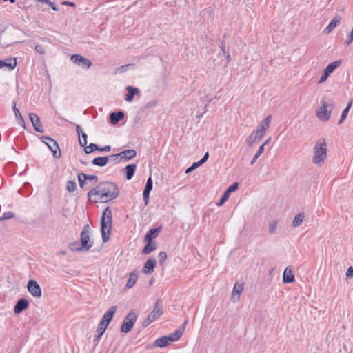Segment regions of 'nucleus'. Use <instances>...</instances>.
Returning a JSON list of instances; mask_svg holds the SVG:
<instances>
[{"instance_id": "aec40b11", "label": "nucleus", "mask_w": 353, "mask_h": 353, "mask_svg": "<svg viewBox=\"0 0 353 353\" xmlns=\"http://www.w3.org/2000/svg\"><path fill=\"white\" fill-rule=\"evenodd\" d=\"M146 242V245L144 246L143 250L141 251V254L146 255L150 254L152 252L154 251L157 248V244L155 241H145Z\"/></svg>"}, {"instance_id": "6e6552de", "label": "nucleus", "mask_w": 353, "mask_h": 353, "mask_svg": "<svg viewBox=\"0 0 353 353\" xmlns=\"http://www.w3.org/2000/svg\"><path fill=\"white\" fill-rule=\"evenodd\" d=\"M137 319V314L132 311L124 318L122 325L121 327V332L128 333L132 330L134 323Z\"/></svg>"}, {"instance_id": "09e8293b", "label": "nucleus", "mask_w": 353, "mask_h": 353, "mask_svg": "<svg viewBox=\"0 0 353 353\" xmlns=\"http://www.w3.org/2000/svg\"><path fill=\"white\" fill-rule=\"evenodd\" d=\"M150 193V192H149V191L143 190V198L145 205H148V204L149 203Z\"/></svg>"}, {"instance_id": "bf43d9fd", "label": "nucleus", "mask_w": 353, "mask_h": 353, "mask_svg": "<svg viewBox=\"0 0 353 353\" xmlns=\"http://www.w3.org/2000/svg\"><path fill=\"white\" fill-rule=\"evenodd\" d=\"M111 150V146L110 145H105L104 147H99L98 146V150L100 152H110Z\"/></svg>"}, {"instance_id": "f704fd0d", "label": "nucleus", "mask_w": 353, "mask_h": 353, "mask_svg": "<svg viewBox=\"0 0 353 353\" xmlns=\"http://www.w3.org/2000/svg\"><path fill=\"white\" fill-rule=\"evenodd\" d=\"M98 150V145L95 143H90L89 145L84 147L85 154H90L94 151Z\"/></svg>"}, {"instance_id": "680f3d73", "label": "nucleus", "mask_w": 353, "mask_h": 353, "mask_svg": "<svg viewBox=\"0 0 353 353\" xmlns=\"http://www.w3.org/2000/svg\"><path fill=\"white\" fill-rule=\"evenodd\" d=\"M221 52L219 54V56H224L225 54V44L223 41H221Z\"/></svg>"}, {"instance_id": "0e129e2a", "label": "nucleus", "mask_w": 353, "mask_h": 353, "mask_svg": "<svg viewBox=\"0 0 353 353\" xmlns=\"http://www.w3.org/2000/svg\"><path fill=\"white\" fill-rule=\"evenodd\" d=\"M334 28L331 26L328 25L323 30V32L326 34L330 33Z\"/></svg>"}, {"instance_id": "bb28decb", "label": "nucleus", "mask_w": 353, "mask_h": 353, "mask_svg": "<svg viewBox=\"0 0 353 353\" xmlns=\"http://www.w3.org/2000/svg\"><path fill=\"white\" fill-rule=\"evenodd\" d=\"M110 157H97L93 159L92 163L97 166L103 167L107 165Z\"/></svg>"}, {"instance_id": "dca6fc26", "label": "nucleus", "mask_w": 353, "mask_h": 353, "mask_svg": "<svg viewBox=\"0 0 353 353\" xmlns=\"http://www.w3.org/2000/svg\"><path fill=\"white\" fill-rule=\"evenodd\" d=\"M17 64L16 58H8L4 60H0V68H7L8 70H12Z\"/></svg>"}, {"instance_id": "c9c22d12", "label": "nucleus", "mask_w": 353, "mask_h": 353, "mask_svg": "<svg viewBox=\"0 0 353 353\" xmlns=\"http://www.w3.org/2000/svg\"><path fill=\"white\" fill-rule=\"evenodd\" d=\"M341 17L339 15H336L330 22L329 25L332 28H335L341 22Z\"/></svg>"}, {"instance_id": "58836bf2", "label": "nucleus", "mask_w": 353, "mask_h": 353, "mask_svg": "<svg viewBox=\"0 0 353 353\" xmlns=\"http://www.w3.org/2000/svg\"><path fill=\"white\" fill-rule=\"evenodd\" d=\"M158 257H159V264L161 265H163L164 262L166 261L167 254L165 252H163V251L160 252L158 255Z\"/></svg>"}, {"instance_id": "9d476101", "label": "nucleus", "mask_w": 353, "mask_h": 353, "mask_svg": "<svg viewBox=\"0 0 353 353\" xmlns=\"http://www.w3.org/2000/svg\"><path fill=\"white\" fill-rule=\"evenodd\" d=\"M71 61L79 66L86 69L92 65V61L90 59L77 54L71 56Z\"/></svg>"}, {"instance_id": "423d86ee", "label": "nucleus", "mask_w": 353, "mask_h": 353, "mask_svg": "<svg viewBox=\"0 0 353 353\" xmlns=\"http://www.w3.org/2000/svg\"><path fill=\"white\" fill-rule=\"evenodd\" d=\"M39 139L48 147L54 158L59 159L61 157V150L58 143L55 140L48 136H42L40 137Z\"/></svg>"}, {"instance_id": "603ef678", "label": "nucleus", "mask_w": 353, "mask_h": 353, "mask_svg": "<svg viewBox=\"0 0 353 353\" xmlns=\"http://www.w3.org/2000/svg\"><path fill=\"white\" fill-rule=\"evenodd\" d=\"M329 76V73L324 70L323 73L321 74V78L319 80V83H322L325 82Z\"/></svg>"}, {"instance_id": "f257e3e1", "label": "nucleus", "mask_w": 353, "mask_h": 353, "mask_svg": "<svg viewBox=\"0 0 353 353\" xmlns=\"http://www.w3.org/2000/svg\"><path fill=\"white\" fill-rule=\"evenodd\" d=\"M119 195V189L116 183L110 181L99 183L94 188L88 192V199L90 202L107 203Z\"/></svg>"}, {"instance_id": "ea45409f", "label": "nucleus", "mask_w": 353, "mask_h": 353, "mask_svg": "<svg viewBox=\"0 0 353 353\" xmlns=\"http://www.w3.org/2000/svg\"><path fill=\"white\" fill-rule=\"evenodd\" d=\"M230 196V194L225 190V192L223 194L221 199L219 200L217 205L219 206H221L224 204V203L228 199Z\"/></svg>"}, {"instance_id": "6ab92c4d", "label": "nucleus", "mask_w": 353, "mask_h": 353, "mask_svg": "<svg viewBox=\"0 0 353 353\" xmlns=\"http://www.w3.org/2000/svg\"><path fill=\"white\" fill-rule=\"evenodd\" d=\"M124 116L125 114L123 111L111 112L109 116L110 122L111 123L112 125H116L119 122V121L124 118Z\"/></svg>"}, {"instance_id": "774afa93", "label": "nucleus", "mask_w": 353, "mask_h": 353, "mask_svg": "<svg viewBox=\"0 0 353 353\" xmlns=\"http://www.w3.org/2000/svg\"><path fill=\"white\" fill-rule=\"evenodd\" d=\"M259 157V155H257V154H255V155L253 157V158L251 161L250 164L252 165L256 162V161L257 160V159Z\"/></svg>"}, {"instance_id": "5701e85b", "label": "nucleus", "mask_w": 353, "mask_h": 353, "mask_svg": "<svg viewBox=\"0 0 353 353\" xmlns=\"http://www.w3.org/2000/svg\"><path fill=\"white\" fill-rule=\"evenodd\" d=\"M126 90H128V93L125 95V100L128 102L132 101L134 95L139 93V90L137 88L130 85L128 86Z\"/></svg>"}, {"instance_id": "e433bc0d", "label": "nucleus", "mask_w": 353, "mask_h": 353, "mask_svg": "<svg viewBox=\"0 0 353 353\" xmlns=\"http://www.w3.org/2000/svg\"><path fill=\"white\" fill-rule=\"evenodd\" d=\"M14 216V213L12 212H4L2 216H0V221L10 219L11 218H13Z\"/></svg>"}, {"instance_id": "13d9d810", "label": "nucleus", "mask_w": 353, "mask_h": 353, "mask_svg": "<svg viewBox=\"0 0 353 353\" xmlns=\"http://www.w3.org/2000/svg\"><path fill=\"white\" fill-rule=\"evenodd\" d=\"M64 120H65V121H67V122H69L71 125H74V123L73 122H70V121H69L68 120L65 119H64ZM75 125H76L77 132V134H79V136L80 134H81L82 133H83V132H82L81 127L79 125H76V124H75Z\"/></svg>"}, {"instance_id": "a19ab883", "label": "nucleus", "mask_w": 353, "mask_h": 353, "mask_svg": "<svg viewBox=\"0 0 353 353\" xmlns=\"http://www.w3.org/2000/svg\"><path fill=\"white\" fill-rule=\"evenodd\" d=\"M152 188H153V182H152V177L150 176L146 181V184L145 185L143 190L151 192V190H152Z\"/></svg>"}, {"instance_id": "b1692460", "label": "nucleus", "mask_w": 353, "mask_h": 353, "mask_svg": "<svg viewBox=\"0 0 353 353\" xmlns=\"http://www.w3.org/2000/svg\"><path fill=\"white\" fill-rule=\"evenodd\" d=\"M120 154L121 159H124L125 161H129L136 157L137 152L133 149H129L121 152Z\"/></svg>"}, {"instance_id": "4c0bfd02", "label": "nucleus", "mask_w": 353, "mask_h": 353, "mask_svg": "<svg viewBox=\"0 0 353 353\" xmlns=\"http://www.w3.org/2000/svg\"><path fill=\"white\" fill-rule=\"evenodd\" d=\"M66 188L70 192H74L77 188V184L74 181H68L67 183Z\"/></svg>"}, {"instance_id": "49530a36", "label": "nucleus", "mask_w": 353, "mask_h": 353, "mask_svg": "<svg viewBox=\"0 0 353 353\" xmlns=\"http://www.w3.org/2000/svg\"><path fill=\"white\" fill-rule=\"evenodd\" d=\"M82 175H83V172H81L77 176L79 184L81 188H83L84 187V185L85 184V181H86V179L83 178Z\"/></svg>"}, {"instance_id": "2eb2a0df", "label": "nucleus", "mask_w": 353, "mask_h": 353, "mask_svg": "<svg viewBox=\"0 0 353 353\" xmlns=\"http://www.w3.org/2000/svg\"><path fill=\"white\" fill-rule=\"evenodd\" d=\"M163 313V306L161 303L160 299L157 300L153 310L149 314L151 318L156 321Z\"/></svg>"}, {"instance_id": "39448f33", "label": "nucleus", "mask_w": 353, "mask_h": 353, "mask_svg": "<svg viewBox=\"0 0 353 353\" xmlns=\"http://www.w3.org/2000/svg\"><path fill=\"white\" fill-rule=\"evenodd\" d=\"M321 104V108L316 110V116L321 121H327L334 107V102L331 99H323Z\"/></svg>"}, {"instance_id": "473e14b6", "label": "nucleus", "mask_w": 353, "mask_h": 353, "mask_svg": "<svg viewBox=\"0 0 353 353\" xmlns=\"http://www.w3.org/2000/svg\"><path fill=\"white\" fill-rule=\"evenodd\" d=\"M70 247V249L72 250V251H74V252H81V251H85L83 250V248H81V244H79L78 243V241H74L72 243H71L69 245Z\"/></svg>"}, {"instance_id": "c03bdc74", "label": "nucleus", "mask_w": 353, "mask_h": 353, "mask_svg": "<svg viewBox=\"0 0 353 353\" xmlns=\"http://www.w3.org/2000/svg\"><path fill=\"white\" fill-rule=\"evenodd\" d=\"M81 137H82L83 140H81L80 138H79V144L81 147H85L88 143L87 142L88 136L85 132H83L81 134Z\"/></svg>"}, {"instance_id": "f03ea898", "label": "nucleus", "mask_w": 353, "mask_h": 353, "mask_svg": "<svg viewBox=\"0 0 353 353\" xmlns=\"http://www.w3.org/2000/svg\"><path fill=\"white\" fill-rule=\"evenodd\" d=\"M112 226V210L109 206H108L103 210L100 220V230L103 242L105 243L110 239Z\"/></svg>"}, {"instance_id": "4d7b16f0", "label": "nucleus", "mask_w": 353, "mask_h": 353, "mask_svg": "<svg viewBox=\"0 0 353 353\" xmlns=\"http://www.w3.org/2000/svg\"><path fill=\"white\" fill-rule=\"evenodd\" d=\"M34 49L38 53H39L41 54H43L45 53V50L41 45H39V44L36 45Z\"/></svg>"}, {"instance_id": "cd10ccee", "label": "nucleus", "mask_w": 353, "mask_h": 353, "mask_svg": "<svg viewBox=\"0 0 353 353\" xmlns=\"http://www.w3.org/2000/svg\"><path fill=\"white\" fill-rule=\"evenodd\" d=\"M16 105H17L16 102H13L12 109L14 112L16 119L18 121L19 124L21 125V126H23L24 128H26L25 121H24L23 117L21 116L19 109L17 108Z\"/></svg>"}, {"instance_id": "4be33fe9", "label": "nucleus", "mask_w": 353, "mask_h": 353, "mask_svg": "<svg viewBox=\"0 0 353 353\" xmlns=\"http://www.w3.org/2000/svg\"><path fill=\"white\" fill-rule=\"evenodd\" d=\"M136 169H137V165L135 163L128 164L125 167L124 171H125L126 179L130 180L133 177V176L134 175Z\"/></svg>"}, {"instance_id": "9b49d317", "label": "nucleus", "mask_w": 353, "mask_h": 353, "mask_svg": "<svg viewBox=\"0 0 353 353\" xmlns=\"http://www.w3.org/2000/svg\"><path fill=\"white\" fill-rule=\"evenodd\" d=\"M30 120L32 124L34 129L40 133L44 132V129L42 127L41 123L40 121V119L38 115L35 113H30L29 114Z\"/></svg>"}, {"instance_id": "7ed1b4c3", "label": "nucleus", "mask_w": 353, "mask_h": 353, "mask_svg": "<svg viewBox=\"0 0 353 353\" xmlns=\"http://www.w3.org/2000/svg\"><path fill=\"white\" fill-rule=\"evenodd\" d=\"M117 307L116 305H112L103 314L102 319L101 320L98 325L97 334L94 335V342H95L96 343H97L99 341L103 334L105 332L108 325L112 321L117 311Z\"/></svg>"}, {"instance_id": "69168bd1", "label": "nucleus", "mask_w": 353, "mask_h": 353, "mask_svg": "<svg viewBox=\"0 0 353 353\" xmlns=\"http://www.w3.org/2000/svg\"><path fill=\"white\" fill-rule=\"evenodd\" d=\"M47 4H48L51 8L54 10V11H57L58 10V7L57 6H56L54 3H52V1H50V3H48Z\"/></svg>"}, {"instance_id": "6e6d98bb", "label": "nucleus", "mask_w": 353, "mask_h": 353, "mask_svg": "<svg viewBox=\"0 0 353 353\" xmlns=\"http://www.w3.org/2000/svg\"><path fill=\"white\" fill-rule=\"evenodd\" d=\"M154 321L150 315L148 316L147 319L143 322V326L147 327L151 323Z\"/></svg>"}, {"instance_id": "f3484780", "label": "nucleus", "mask_w": 353, "mask_h": 353, "mask_svg": "<svg viewBox=\"0 0 353 353\" xmlns=\"http://www.w3.org/2000/svg\"><path fill=\"white\" fill-rule=\"evenodd\" d=\"M271 121V116L269 115L264 119H263L258 125L256 130L259 132H261L265 135V131L268 129Z\"/></svg>"}, {"instance_id": "f8f14e48", "label": "nucleus", "mask_w": 353, "mask_h": 353, "mask_svg": "<svg viewBox=\"0 0 353 353\" xmlns=\"http://www.w3.org/2000/svg\"><path fill=\"white\" fill-rule=\"evenodd\" d=\"M264 135L257 130H254L250 136L246 139V143L249 146H252L254 143H259Z\"/></svg>"}, {"instance_id": "a18cd8bd", "label": "nucleus", "mask_w": 353, "mask_h": 353, "mask_svg": "<svg viewBox=\"0 0 353 353\" xmlns=\"http://www.w3.org/2000/svg\"><path fill=\"white\" fill-rule=\"evenodd\" d=\"M200 165H201L199 161L193 163L190 167H189L186 169L185 173H187V174L190 173V172H192L194 169L197 168Z\"/></svg>"}, {"instance_id": "864d4df0", "label": "nucleus", "mask_w": 353, "mask_h": 353, "mask_svg": "<svg viewBox=\"0 0 353 353\" xmlns=\"http://www.w3.org/2000/svg\"><path fill=\"white\" fill-rule=\"evenodd\" d=\"M276 227H277V222L276 221L271 222L270 223V225H269V231L271 233H273L276 230Z\"/></svg>"}, {"instance_id": "a211bd4d", "label": "nucleus", "mask_w": 353, "mask_h": 353, "mask_svg": "<svg viewBox=\"0 0 353 353\" xmlns=\"http://www.w3.org/2000/svg\"><path fill=\"white\" fill-rule=\"evenodd\" d=\"M243 290V284L236 283L232 290V299L234 302H236L239 300L240 294L241 292Z\"/></svg>"}, {"instance_id": "c756f323", "label": "nucleus", "mask_w": 353, "mask_h": 353, "mask_svg": "<svg viewBox=\"0 0 353 353\" xmlns=\"http://www.w3.org/2000/svg\"><path fill=\"white\" fill-rule=\"evenodd\" d=\"M138 274L135 272H132L130 274V277L127 281L125 287L128 289L132 288L137 282Z\"/></svg>"}, {"instance_id": "de8ad7c7", "label": "nucleus", "mask_w": 353, "mask_h": 353, "mask_svg": "<svg viewBox=\"0 0 353 353\" xmlns=\"http://www.w3.org/2000/svg\"><path fill=\"white\" fill-rule=\"evenodd\" d=\"M239 188V183H234L231 185H230L226 191L230 194L231 192H234L236 190Z\"/></svg>"}, {"instance_id": "79ce46f5", "label": "nucleus", "mask_w": 353, "mask_h": 353, "mask_svg": "<svg viewBox=\"0 0 353 353\" xmlns=\"http://www.w3.org/2000/svg\"><path fill=\"white\" fill-rule=\"evenodd\" d=\"M83 178H84L85 179L87 180H89V181H93L94 183H97V181H98V177L97 175H94V174H85V173H83V175H82Z\"/></svg>"}, {"instance_id": "338daca9", "label": "nucleus", "mask_w": 353, "mask_h": 353, "mask_svg": "<svg viewBox=\"0 0 353 353\" xmlns=\"http://www.w3.org/2000/svg\"><path fill=\"white\" fill-rule=\"evenodd\" d=\"M264 152V147H263V145H261L259 149H258V151L256 152V154H257V155H261L263 154V152Z\"/></svg>"}, {"instance_id": "5fc2aeb1", "label": "nucleus", "mask_w": 353, "mask_h": 353, "mask_svg": "<svg viewBox=\"0 0 353 353\" xmlns=\"http://www.w3.org/2000/svg\"><path fill=\"white\" fill-rule=\"evenodd\" d=\"M154 321L150 315L148 316L147 319L143 322V326L147 327L151 323Z\"/></svg>"}, {"instance_id": "20e7f679", "label": "nucleus", "mask_w": 353, "mask_h": 353, "mask_svg": "<svg viewBox=\"0 0 353 353\" xmlns=\"http://www.w3.org/2000/svg\"><path fill=\"white\" fill-rule=\"evenodd\" d=\"M327 145L325 139H319L315 143L314 148V155L312 162L316 165L323 164L327 158Z\"/></svg>"}, {"instance_id": "ddd939ff", "label": "nucleus", "mask_w": 353, "mask_h": 353, "mask_svg": "<svg viewBox=\"0 0 353 353\" xmlns=\"http://www.w3.org/2000/svg\"><path fill=\"white\" fill-rule=\"evenodd\" d=\"M28 300L24 298H21L17 301L14 307V313L16 314H20L23 310H26L28 307Z\"/></svg>"}, {"instance_id": "a878e982", "label": "nucleus", "mask_w": 353, "mask_h": 353, "mask_svg": "<svg viewBox=\"0 0 353 353\" xmlns=\"http://www.w3.org/2000/svg\"><path fill=\"white\" fill-rule=\"evenodd\" d=\"M161 229V227L150 229L145 235L144 241H152L158 236Z\"/></svg>"}, {"instance_id": "3c124183", "label": "nucleus", "mask_w": 353, "mask_h": 353, "mask_svg": "<svg viewBox=\"0 0 353 353\" xmlns=\"http://www.w3.org/2000/svg\"><path fill=\"white\" fill-rule=\"evenodd\" d=\"M352 41H353V31L352 30L351 32L347 36V39L345 40L344 44L346 46H348L352 43Z\"/></svg>"}, {"instance_id": "052dcab7", "label": "nucleus", "mask_w": 353, "mask_h": 353, "mask_svg": "<svg viewBox=\"0 0 353 353\" xmlns=\"http://www.w3.org/2000/svg\"><path fill=\"white\" fill-rule=\"evenodd\" d=\"M209 158V153L207 152L204 156L199 161L201 165L203 164Z\"/></svg>"}, {"instance_id": "412c9836", "label": "nucleus", "mask_w": 353, "mask_h": 353, "mask_svg": "<svg viewBox=\"0 0 353 353\" xmlns=\"http://www.w3.org/2000/svg\"><path fill=\"white\" fill-rule=\"evenodd\" d=\"M295 281L294 275L291 269L286 268L283 275V283H291Z\"/></svg>"}, {"instance_id": "0eeeda50", "label": "nucleus", "mask_w": 353, "mask_h": 353, "mask_svg": "<svg viewBox=\"0 0 353 353\" xmlns=\"http://www.w3.org/2000/svg\"><path fill=\"white\" fill-rule=\"evenodd\" d=\"M90 230L89 225H85L80 235L81 248H83L85 251H88L93 245V242L90 237Z\"/></svg>"}, {"instance_id": "c85d7f7f", "label": "nucleus", "mask_w": 353, "mask_h": 353, "mask_svg": "<svg viewBox=\"0 0 353 353\" xmlns=\"http://www.w3.org/2000/svg\"><path fill=\"white\" fill-rule=\"evenodd\" d=\"M170 344L168 339L166 336L158 338L155 340L154 345L159 347H165Z\"/></svg>"}, {"instance_id": "393cba45", "label": "nucleus", "mask_w": 353, "mask_h": 353, "mask_svg": "<svg viewBox=\"0 0 353 353\" xmlns=\"http://www.w3.org/2000/svg\"><path fill=\"white\" fill-rule=\"evenodd\" d=\"M183 333V329L179 328L166 336L168 339L170 343L175 342L177 341L181 337Z\"/></svg>"}, {"instance_id": "2f4dec72", "label": "nucleus", "mask_w": 353, "mask_h": 353, "mask_svg": "<svg viewBox=\"0 0 353 353\" xmlns=\"http://www.w3.org/2000/svg\"><path fill=\"white\" fill-rule=\"evenodd\" d=\"M304 217H305V214L303 212H301V213H299L298 214H296L292 221V226L294 228L299 226L302 223V222L304 219Z\"/></svg>"}, {"instance_id": "e2e57ef3", "label": "nucleus", "mask_w": 353, "mask_h": 353, "mask_svg": "<svg viewBox=\"0 0 353 353\" xmlns=\"http://www.w3.org/2000/svg\"><path fill=\"white\" fill-rule=\"evenodd\" d=\"M346 276L347 278H351L353 276V268L350 266L346 272Z\"/></svg>"}, {"instance_id": "4468645a", "label": "nucleus", "mask_w": 353, "mask_h": 353, "mask_svg": "<svg viewBox=\"0 0 353 353\" xmlns=\"http://www.w3.org/2000/svg\"><path fill=\"white\" fill-rule=\"evenodd\" d=\"M157 265V261L154 258H149L144 263L142 272L145 274H150L154 272Z\"/></svg>"}, {"instance_id": "7c9ffc66", "label": "nucleus", "mask_w": 353, "mask_h": 353, "mask_svg": "<svg viewBox=\"0 0 353 353\" xmlns=\"http://www.w3.org/2000/svg\"><path fill=\"white\" fill-rule=\"evenodd\" d=\"M342 61L338 60L330 63L325 69V70L330 74L341 64Z\"/></svg>"}, {"instance_id": "72a5a7b5", "label": "nucleus", "mask_w": 353, "mask_h": 353, "mask_svg": "<svg viewBox=\"0 0 353 353\" xmlns=\"http://www.w3.org/2000/svg\"><path fill=\"white\" fill-rule=\"evenodd\" d=\"M351 105H352V103H349L347 104V105L346 106V108L343 110V112H342V114L341 116V119L339 121V124H341L343 121L345 119V118L347 117V115L348 114V112L350 111V109L351 108Z\"/></svg>"}, {"instance_id": "37998d69", "label": "nucleus", "mask_w": 353, "mask_h": 353, "mask_svg": "<svg viewBox=\"0 0 353 353\" xmlns=\"http://www.w3.org/2000/svg\"><path fill=\"white\" fill-rule=\"evenodd\" d=\"M206 101L208 103L205 105V107H204L205 110L203 112L198 111L196 113V117L199 119L201 118L203 116V114L207 112V107H208V104L212 101V99H208V97H206Z\"/></svg>"}, {"instance_id": "8fccbe9b", "label": "nucleus", "mask_w": 353, "mask_h": 353, "mask_svg": "<svg viewBox=\"0 0 353 353\" xmlns=\"http://www.w3.org/2000/svg\"><path fill=\"white\" fill-rule=\"evenodd\" d=\"M108 157H110V160H112V161H114L116 162H120L121 159V154L119 153V154H112V155H110V156H107Z\"/></svg>"}, {"instance_id": "1a4fd4ad", "label": "nucleus", "mask_w": 353, "mask_h": 353, "mask_svg": "<svg viewBox=\"0 0 353 353\" xmlns=\"http://www.w3.org/2000/svg\"><path fill=\"white\" fill-rule=\"evenodd\" d=\"M27 288L31 295L36 298H40L41 296V289L38 283L31 279L28 282Z\"/></svg>"}]
</instances>
